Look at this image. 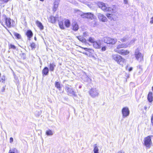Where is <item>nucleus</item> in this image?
Instances as JSON below:
<instances>
[{"mask_svg": "<svg viewBox=\"0 0 153 153\" xmlns=\"http://www.w3.org/2000/svg\"><path fill=\"white\" fill-rule=\"evenodd\" d=\"M1 24L4 26L6 25L8 27H10L13 25V21L9 18H7L4 15L2 16V19L0 20Z\"/></svg>", "mask_w": 153, "mask_h": 153, "instance_id": "nucleus-1", "label": "nucleus"}, {"mask_svg": "<svg viewBox=\"0 0 153 153\" xmlns=\"http://www.w3.org/2000/svg\"><path fill=\"white\" fill-rule=\"evenodd\" d=\"M65 89L68 95L73 97L76 96V92L74 91L73 88L71 86L66 85L65 87Z\"/></svg>", "mask_w": 153, "mask_h": 153, "instance_id": "nucleus-2", "label": "nucleus"}, {"mask_svg": "<svg viewBox=\"0 0 153 153\" xmlns=\"http://www.w3.org/2000/svg\"><path fill=\"white\" fill-rule=\"evenodd\" d=\"M152 136H149L145 137L144 140V144L145 146L148 148L149 149L152 144L151 140V137Z\"/></svg>", "mask_w": 153, "mask_h": 153, "instance_id": "nucleus-3", "label": "nucleus"}, {"mask_svg": "<svg viewBox=\"0 0 153 153\" xmlns=\"http://www.w3.org/2000/svg\"><path fill=\"white\" fill-rule=\"evenodd\" d=\"M134 56L136 59L138 61L140 62L143 60V56L139 52V49H136L135 50Z\"/></svg>", "mask_w": 153, "mask_h": 153, "instance_id": "nucleus-4", "label": "nucleus"}, {"mask_svg": "<svg viewBox=\"0 0 153 153\" xmlns=\"http://www.w3.org/2000/svg\"><path fill=\"white\" fill-rule=\"evenodd\" d=\"M122 113L123 117L125 118L128 116L130 114V111L127 107H123L122 110Z\"/></svg>", "mask_w": 153, "mask_h": 153, "instance_id": "nucleus-5", "label": "nucleus"}, {"mask_svg": "<svg viewBox=\"0 0 153 153\" xmlns=\"http://www.w3.org/2000/svg\"><path fill=\"white\" fill-rule=\"evenodd\" d=\"M89 93L90 95L93 97L98 96L99 94L98 91L96 88H91L90 91Z\"/></svg>", "mask_w": 153, "mask_h": 153, "instance_id": "nucleus-6", "label": "nucleus"}, {"mask_svg": "<svg viewBox=\"0 0 153 153\" xmlns=\"http://www.w3.org/2000/svg\"><path fill=\"white\" fill-rule=\"evenodd\" d=\"M128 46V44L127 43H123L118 44L116 48L114 49V51L116 52V51H120L121 49L120 48H126Z\"/></svg>", "mask_w": 153, "mask_h": 153, "instance_id": "nucleus-7", "label": "nucleus"}, {"mask_svg": "<svg viewBox=\"0 0 153 153\" xmlns=\"http://www.w3.org/2000/svg\"><path fill=\"white\" fill-rule=\"evenodd\" d=\"M107 17L111 21H115L116 20L117 17L116 15L112 13H108L106 15Z\"/></svg>", "mask_w": 153, "mask_h": 153, "instance_id": "nucleus-8", "label": "nucleus"}, {"mask_svg": "<svg viewBox=\"0 0 153 153\" xmlns=\"http://www.w3.org/2000/svg\"><path fill=\"white\" fill-rule=\"evenodd\" d=\"M126 60L121 56L120 59L117 61V63L123 67L126 64Z\"/></svg>", "mask_w": 153, "mask_h": 153, "instance_id": "nucleus-9", "label": "nucleus"}, {"mask_svg": "<svg viewBox=\"0 0 153 153\" xmlns=\"http://www.w3.org/2000/svg\"><path fill=\"white\" fill-rule=\"evenodd\" d=\"M106 43L108 44H114L117 42V40L116 39H112L111 38H106Z\"/></svg>", "mask_w": 153, "mask_h": 153, "instance_id": "nucleus-10", "label": "nucleus"}, {"mask_svg": "<svg viewBox=\"0 0 153 153\" xmlns=\"http://www.w3.org/2000/svg\"><path fill=\"white\" fill-rule=\"evenodd\" d=\"M116 51L117 53L122 55H127L129 53V51L128 50L124 49H121L120 51Z\"/></svg>", "mask_w": 153, "mask_h": 153, "instance_id": "nucleus-11", "label": "nucleus"}, {"mask_svg": "<svg viewBox=\"0 0 153 153\" xmlns=\"http://www.w3.org/2000/svg\"><path fill=\"white\" fill-rule=\"evenodd\" d=\"M59 1L60 0H55L52 8L54 12L56 11L57 10Z\"/></svg>", "mask_w": 153, "mask_h": 153, "instance_id": "nucleus-12", "label": "nucleus"}, {"mask_svg": "<svg viewBox=\"0 0 153 153\" xmlns=\"http://www.w3.org/2000/svg\"><path fill=\"white\" fill-rule=\"evenodd\" d=\"M77 14L79 15H80L82 18H87L88 13H84L83 12L79 10H77Z\"/></svg>", "mask_w": 153, "mask_h": 153, "instance_id": "nucleus-13", "label": "nucleus"}, {"mask_svg": "<svg viewBox=\"0 0 153 153\" xmlns=\"http://www.w3.org/2000/svg\"><path fill=\"white\" fill-rule=\"evenodd\" d=\"M121 56L117 54H113L112 55V57L113 60H114L117 63L119 59H120Z\"/></svg>", "mask_w": 153, "mask_h": 153, "instance_id": "nucleus-14", "label": "nucleus"}, {"mask_svg": "<svg viewBox=\"0 0 153 153\" xmlns=\"http://www.w3.org/2000/svg\"><path fill=\"white\" fill-rule=\"evenodd\" d=\"M48 22L52 23H54L56 22V18L52 16H51L48 18Z\"/></svg>", "mask_w": 153, "mask_h": 153, "instance_id": "nucleus-15", "label": "nucleus"}, {"mask_svg": "<svg viewBox=\"0 0 153 153\" xmlns=\"http://www.w3.org/2000/svg\"><path fill=\"white\" fill-rule=\"evenodd\" d=\"M36 24L37 26L39 27L41 30L44 29V26L42 23L38 20L36 21Z\"/></svg>", "mask_w": 153, "mask_h": 153, "instance_id": "nucleus-16", "label": "nucleus"}, {"mask_svg": "<svg viewBox=\"0 0 153 153\" xmlns=\"http://www.w3.org/2000/svg\"><path fill=\"white\" fill-rule=\"evenodd\" d=\"M147 99L149 102H152L153 100V94L152 92H149L148 95Z\"/></svg>", "mask_w": 153, "mask_h": 153, "instance_id": "nucleus-17", "label": "nucleus"}, {"mask_svg": "<svg viewBox=\"0 0 153 153\" xmlns=\"http://www.w3.org/2000/svg\"><path fill=\"white\" fill-rule=\"evenodd\" d=\"M116 9V6L115 5L113 6V8L110 7H107L106 6V11L113 12Z\"/></svg>", "mask_w": 153, "mask_h": 153, "instance_id": "nucleus-18", "label": "nucleus"}, {"mask_svg": "<svg viewBox=\"0 0 153 153\" xmlns=\"http://www.w3.org/2000/svg\"><path fill=\"white\" fill-rule=\"evenodd\" d=\"M98 5L100 8H101L103 11H105V5L104 3L100 2L98 3Z\"/></svg>", "mask_w": 153, "mask_h": 153, "instance_id": "nucleus-19", "label": "nucleus"}, {"mask_svg": "<svg viewBox=\"0 0 153 153\" xmlns=\"http://www.w3.org/2000/svg\"><path fill=\"white\" fill-rule=\"evenodd\" d=\"M78 29V25L77 23L75 22H73L72 24V29L74 31H76Z\"/></svg>", "mask_w": 153, "mask_h": 153, "instance_id": "nucleus-20", "label": "nucleus"}, {"mask_svg": "<svg viewBox=\"0 0 153 153\" xmlns=\"http://www.w3.org/2000/svg\"><path fill=\"white\" fill-rule=\"evenodd\" d=\"M76 37L79 40V41L81 42L82 43H86V39L83 37L81 36H77Z\"/></svg>", "mask_w": 153, "mask_h": 153, "instance_id": "nucleus-21", "label": "nucleus"}, {"mask_svg": "<svg viewBox=\"0 0 153 153\" xmlns=\"http://www.w3.org/2000/svg\"><path fill=\"white\" fill-rule=\"evenodd\" d=\"M93 46L96 48H100L101 47L100 43L96 42H95L93 43Z\"/></svg>", "mask_w": 153, "mask_h": 153, "instance_id": "nucleus-22", "label": "nucleus"}, {"mask_svg": "<svg viewBox=\"0 0 153 153\" xmlns=\"http://www.w3.org/2000/svg\"><path fill=\"white\" fill-rule=\"evenodd\" d=\"M98 17L100 20L104 22L105 21V18L103 15L100 13H99L98 15Z\"/></svg>", "mask_w": 153, "mask_h": 153, "instance_id": "nucleus-23", "label": "nucleus"}, {"mask_svg": "<svg viewBox=\"0 0 153 153\" xmlns=\"http://www.w3.org/2000/svg\"><path fill=\"white\" fill-rule=\"evenodd\" d=\"M55 66L56 65L54 63H50L49 66L50 70L51 71H53Z\"/></svg>", "mask_w": 153, "mask_h": 153, "instance_id": "nucleus-24", "label": "nucleus"}, {"mask_svg": "<svg viewBox=\"0 0 153 153\" xmlns=\"http://www.w3.org/2000/svg\"><path fill=\"white\" fill-rule=\"evenodd\" d=\"M26 35L29 38V39L30 40V38L33 36V33L30 30H28L27 32Z\"/></svg>", "mask_w": 153, "mask_h": 153, "instance_id": "nucleus-25", "label": "nucleus"}, {"mask_svg": "<svg viewBox=\"0 0 153 153\" xmlns=\"http://www.w3.org/2000/svg\"><path fill=\"white\" fill-rule=\"evenodd\" d=\"M49 69L47 67H45L43 70L42 72L45 75H47L49 72Z\"/></svg>", "mask_w": 153, "mask_h": 153, "instance_id": "nucleus-26", "label": "nucleus"}, {"mask_svg": "<svg viewBox=\"0 0 153 153\" xmlns=\"http://www.w3.org/2000/svg\"><path fill=\"white\" fill-rule=\"evenodd\" d=\"M46 134L48 136H51L53 134V132L50 129H48L46 131Z\"/></svg>", "mask_w": 153, "mask_h": 153, "instance_id": "nucleus-27", "label": "nucleus"}, {"mask_svg": "<svg viewBox=\"0 0 153 153\" xmlns=\"http://www.w3.org/2000/svg\"><path fill=\"white\" fill-rule=\"evenodd\" d=\"M65 24L66 27H69L70 25V21L68 19H66L65 21Z\"/></svg>", "mask_w": 153, "mask_h": 153, "instance_id": "nucleus-28", "label": "nucleus"}, {"mask_svg": "<svg viewBox=\"0 0 153 153\" xmlns=\"http://www.w3.org/2000/svg\"><path fill=\"white\" fill-rule=\"evenodd\" d=\"M94 153H99L98 148L96 144L94 145Z\"/></svg>", "mask_w": 153, "mask_h": 153, "instance_id": "nucleus-29", "label": "nucleus"}, {"mask_svg": "<svg viewBox=\"0 0 153 153\" xmlns=\"http://www.w3.org/2000/svg\"><path fill=\"white\" fill-rule=\"evenodd\" d=\"M55 87L58 88L59 90L61 89V87L60 86V83L58 82H55Z\"/></svg>", "mask_w": 153, "mask_h": 153, "instance_id": "nucleus-30", "label": "nucleus"}, {"mask_svg": "<svg viewBox=\"0 0 153 153\" xmlns=\"http://www.w3.org/2000/svg\"><path fill=\"white\" fill-rule=\"evenodd\" d=\"M59 25L60 28L62 29H64L65 27L62 22L59 21Z\"/></svg>", "mask_w": 153, "mask_h": 153, "instance_id": "nucleus-31", "label": "nucleus"}, {"mask_svg": "<svg viewBox=\"0 0 153 153\" xmlns=\"http://www.w3.org/2000/svg\"><path fill=\"white\" fill-rule=\"evenodd\" d=\"M94 18V16L90 13H88L87 19H91Z\"/></svg>", "mask_w": 153, "mask_h": 153, "instance_id": "nucleus-32", "label": "nucleus"}, {"mask_svg": "<svg viewBox=\"0 0 153 153\" xmlns=\"http://www.w3.org/2000/svg\"><path fill=\"white\" fill-rule=\"evenodd\" d=\"M128 39V37L127 36H126L123 38H122L120 40L122 42H125Z\"/></svg>", "mask_w": 153, "mask_h": 153, "instance_id": "nucleus-33", "label": "nucleus"}, {"mask_svg": "<svg viewBox=\"0 0 153 153\" xmlns=\"http://www.w3.org/2000/svg\"><path fill=\"white\" fill-rule=\"evenodd\" d=\"M88 41L90 42L93 43L95 42L94 38L91 37L89 38Z\"/></svg>", "mask_w": 153, "mask_h": 153, "instance_id": "nucleus-34", "label": "nucleus"}, {"mask_svg": "<svg viewBox=\"0 0 153 153\" xmlns=\"http://www.w3.org/2000/svg\"><path fill=\"white\" fill-rule=\"evenodd\" d=\"M14 35L16 36V38L18 39H20L21 38L20 35L17 33L14 32L13 33Z\"/></svg>", "mask_w": 153, "mask_h": 153, "instance_id": "nucleus-35", "label": "nucleus"}, {"mask_svg": "<svg viewBox=\"0 0 153 153\" xmlns=\"http://www.w3.org/2000/svg\"><path fill=\"white\" fill-rule=\"evenodd\" d=\"M85 79L84 80L87 82L90 81H91V79L89 78L85 74Z\"/></svg>", "mask_w": 153, "mask_h": 153, "instance_id": "nucleus-36", "label": "nucleus"}, {"mask_svg": "<svg viewBox=\"0 0 153 153\" xmlns=\"http://www.w3.org/2000/svg\"><path fill=\"white\" fill-rule=\"evenodd\" d=\"M136 40L135 39H133L128 44H128V46L129 47H130V46L131 45H132L134 43V42Z\"/></svg>", "mask_w": 153, "mask_h": 153, "instance_id": "nucleus-37", "label": "nucleus"}, {"mask_svg": "<svg viewBox=\"0 0 153 153\" xmlns=\"http://www.w3.org/2000/svg\"><path fill=\"white\" fill-rule=\"evenodd\" d=\"M30 46L32 49H34L35 48V44L34 43H31L30 44Z\"/></svg>", "mask_w": 153, "mask_h": 153, "instance_id": "nucleus-38", "label": "nucleus"}, {"mask_svg": "<svg viewBox=\"0 0 153 153\" xmlns=\"http://www.w3.org/2000/svg\"><path fill=\"white\" fill-rule=\"evenodd\" d=\"M83 36L86 37L88 36V33L87 32H84L83 34Z\"/></svg>", "mask_w": 153, "mask_h": 153, "instance_id": "nucleus-39", "label": "nucleus"}, {"mask_svg": "<svg viewBox=\"0 0 153 153\" xmlns=\"http://www.w3.org/2000/svg\"><path fill=\"white\" fill-rule=\"evenodd\" d=\"M9 47L10 48H12L13 49H15L16 48V46L15 45H13L12 44H10Z\"/></svg>", "mask_w": 153, "mask_h": 153, "instance_id": "nucleus-40", "label": "nucleus"}, {"mask_svg": "<svg viewBox=\"0 0 153 153\" xmlns=\"http://www.w3.org/2000/svg\"><path fill=\"white\" fill-rule=\"evenodd\" d=\"M15 149H15L13 150H10L8 153H15L14 152V151H15Z\"/></svg>", "mask_w": 153, "mask_h": 153, "instance_id": "nucleus-41", "label": "nucleus"}, {"mask_svg": "<svg viewBox=\"0 0 153 153\" xmlns=\"http://www.w3.org/2000/svg\"><path fill=\"white\" fill-rule=\"evenodd\" d=\"M5 81V77H4V78H1L0 80V81L1 82H4Z\"/></svg>", "mask_w": 153, "mask_h": 153, "instance_id": "nucleus-42", "label": "nucleus"}, {"mask_svg": "<svg viewBox=\"0 0 153 153\" xmlns=\"http://www.w3.org/2000/svg\"><path fill=\"white\" fill-rule=\"evenodd\" d=\"M79 47L82 49H84L85 51H88L89 50V49H88L87 48H84L80 46H79Z\"/></svg>", "mask_w": 153, "mask_h": 153, "instance_id": "nucleus-43", "label": "nucleus"}, {"mask_svg": "<svg viewBox=\"0 0 153 153\" xmlns=\"http://www.w3.org/2000/svg\"><path fill=\"white\" fill-rule=\"evenodd\" d=\"M150 22L151 24L153 23V17L151 18Z\"/></svg>", "mask_w": 153, "mask_h": 153, "instance_id": "nucleus-44", "label": "nucleus"}, {"mask_svg": "<svg viewBox=\"0 0 153 153\" xmlns=\"http://www.w3.org/2000/svg\"><path fill=\"white\" fill-rule=\"evenodd\" d=\"M123 2L125 4H127L128 3V0H124Z\"/></svg>", "mask_w": 153, "mask_h": 153, "instance_id": "nucleus-45", "label": "nucleus"}, {"mask_svg": "<svg viewBox=\"0 0 153 153\" xmlns=\"http://www.w3.org/2000/svg\"><path fill=\"white\" fill-rule=\"evenodd\" d=\"M13 141V139L12 137H10V143H11Z\"/></svg>", "mask_w": 153, "mask_h": 153, "instance_id": "nucleus-46", "label": "nucleus"}, {"mask_svg": "<svg viewBox=\"0 0 153 153\" xmlns=\"http://www.w3.org/2000/svg\"><path fill=\"white\" fill-rule=\"evenodd\" d=\"M133 70V68L132 67H130L128 69V71L129 72Z\"/></svg>", "mask_w": 153, "mask_h": 153, "instance_id": "nucleus-47", "label": "nucleus"}, {"mask_svg": "<svg viewBox=\"0 0 153 153\" xmlns=\"http://www.w3.org/2000/svg\"><path fill=\"white\" fill-rule=\"evenodd\" d=\"M1 1H3L4 3H7L9 0H0Z\"/></svg>", "mask_w": 153, "mask_h": 153, "instance_id": "nucleus-48", "label": "nucleus"}, {"mask_svg": "<svg viewBox=\"0 0 153 153\" xmlns=\"http://www.w3.org/2000/svg\"><path fill=\"white\" fill-rule=\"evenodd\" d=\"M5 87H3L2 88L1 90V91L2 92H4L5 90Z\"/></svg>", "mask_w": 153, "mask_h": 153, "instance_id": "nucleus-49", "label": "nucleus"}, {"mask_svg": "<svg viewBox=\"0 0 153 153\" xmlns=\"http://www.w3.org/2000/svg\"><path fill=\"white\" fill-rule=\"evenodd\" d=\"M117 153H125V152L121 150L118 152Z\"/></svg>", "mask_w": 153, "mask_h": 153, "instance_id": "nucleus-50", "label": "nucleus"}, {"mask_svg": "<svg viewBox=\"0 0 153 153\" xmlns=\"http://www.w3.org/2000/svg\"><path fill=\"white\" fill-rule=\"evenodd\" d=\"M102 51H104L105 50V47H103L102 48Z\"/></svg>", "mask_w": 153, "mask_h": 153, "instance_id": "nucleus-51", "label": "nucleus"}, {"mask_svg": "<svg viewBox=\"0 0 153 153\" xmlns=\"http://www.w3.org/2000/svg\"><path fill=\"white\" fill-rule=\"evenodd\" d=\"M80 1L83 3H85V0H79Z\"/></svg>", "mask_w": 153, "mask_h": 153, "instance_id": "nucleus-52", "label": "nucleus"}, {"mask_svg": "<svg viewBox=\"0 0 153 153\" xmlns=\"http://www.w3.org/2000/svg\"><path fill=\"white\" fill-rule=\"evenodd\" d=\"M82 53H83L84 54H85V55H87V53H85V52H83Z\"/></svg>", "mask_w": 153, "mask_h": 153, "instance_id": "nucleus-53", "label": "nucleus"}, {"mask_svg": "<svg viewBox=\"0 0 153 153\" xmlns=\"http://www.w3.org/2000/svg\"><path fill=\"white\" fill-rule=\"evenodd\" d=\"M152 123V124L153 125V119H151Z\"/></svg>", "mask_w": 153, "mask_h": 153, "instance_id": "nucleus-54", "label": "nucleus"}, {"mask_svg": "<svg viewBox=\"0 0 153 153\" xmlns=\"http://www.w3.org/2000/svg\"><path fill=\"white\" fill-rule=\"evenodd\" d=\"M151 119H153V114H152V117L151 118Z\"/></svg>", "mask_w": 153, "mask_h": 153, "instance_id": "nucleus-55", "label": "nucleus"}, {"mask_svg": "<svg viewBox=\"0 0 153 153\" xmlns=\"http://www.w3.org/2000/svg\"><path fill=\"white\" fill-rule=\"evenodd\" d=\"M34 39H35V40H36V37H34Z\"/></svg>", "mask_w": 153, "mask_h": 153, "instance_id": "nucleus-56", "label": "nucleus"}, {"mask_svg": "<svg viewBox=\"0 0 153 153\" xmlns=\"http://www.w3.org/2000/svg\"><path fill=\"white\" fill-rule=\"evenodd\" d=\"M41 1H43L44 0H40Z\"/></svg>", "mask_w": 153, "mask_h": 153, "instance_id": "nucleus-57", "label": "nucleus"}, {"mask_svg": "<svg viewBox=\"0 0 153 153\" xmlns=\"http://www.w3.org/2000/svg\"><path fill=\"white\" fill-rule=\"evenodd\" d=\"M128 67V66H127L126 68V69L127 70V68Z\"/></svg>", "mask_w": 153, "mask_h": 153, "instance_id": "nucleus-58", "label": "nucleus"}, {"mask_svg": "<svg viewBox=\"0 0 153 153\" xmlns=\"http://www.w3.org/2000/svg\"><path fill=\"white\" fill-rule=\"evenodd\" d=\"M152 91H153V86L152 87Z\"/></svg>", "mask_w": 153, "mask_h": 153, "instance_id": "nucleus-59", "label": "nucleus"}, {"mask_svg": "<svg viewBox=\"0 0 153 153\" xmlns=\"http://www.w3.org/2000/svg\"><path fill=\"white\" fill-rule=\"evenodd\" d=\"M118 42L120 43V42Z\"/></svg>", "mask_w": 153, "mask_h": 153, "instance_id": "nucleus-60", "label": "nucleus"}]
</instances>
